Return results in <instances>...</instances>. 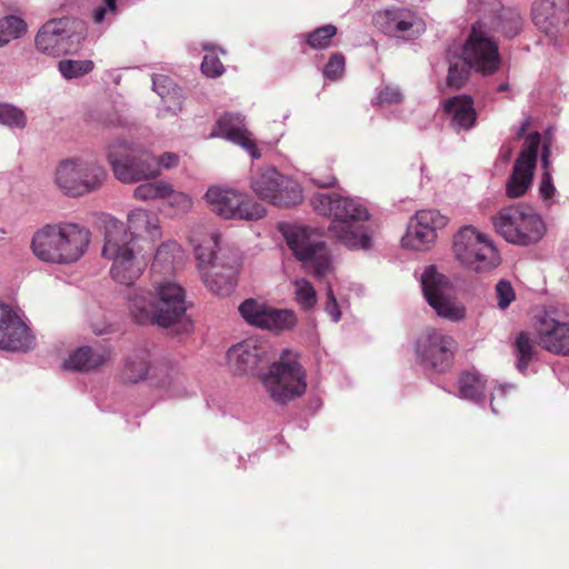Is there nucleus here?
I'll use <instances>...</instances> for the list:
<instances>
[{"instance_id": "obj_9", "label": "nucleus", "mask_w": 569, "mask_h": 569, "mask_svg": "<svg viewBox=\"0 0 569 569\" xmlns=\"http://www.w3.org/2000/svg\"><path fill=\"white\" fill-rule=\"evenodd\" d=\"M108 161L114 177L123 183L154 179L161 173L156 157L126 140H117L109 146Z\"/></svg>"}, {"instance_id": "obj_46", "label": "nucleus", "mask_w": 569, "mask_h": 569, "mask_svg": "<svg viewBox=\"0 0 569 569\" xmlns=\"http://www.w3.org/2000/svg\"><path fill=\"white\" fill-rule=\"evenodd\" d=\"M346 59L342 53H333L323 69V74L329 80H338L345 72Z\"/></svg>"}, {"instance_id": "obj_20", "label": "nucleus", "mask_w": 569, "mask_h": 569, "mask_svg": "<svg viewBox=\"0 0 569 569\" xmlns=\"http://www.w3.org/2000/svg\"><path fill=\"white\" fill-rule=\"evenodd\" d=\"M270 362L268 349L253 339L232 346L227 352L229 369L238 376L253 375L260 367Z\"/></svg>"}, {"instance_id": "obj_32", "label": "nucleus", "mask_w": 569, "mask_h": 569, "mask_svg": "<svg viewBox=\"0 0 569 569\" xmlns=\"http://www.w3.org/2000/svg\"><path fill=\"white\" fill-rule=\"evenodd\" d=\"M513 352L516 357V367L525 373L528 369L529 363L537 356V348L535 342L530 339L528 332L521 331L517 335L513 342Z\"/></svg>"}, {"instance_id": "obj_52", "label": "nucleus", "mask_w": 569, "mask_h": 569, "mask_svg": "<svg viewBox=\"0 0 569 569\" xmlns=\"http://www.w3.org/2000/svg\"><path fill=\"white\" fill-rule=\"evenodd\" d=\"M178 249L176 243H163L161 244L154 254V261L152 263V269H154L161 262H168V254Z\"/></svg>"}, {"instance_id": "obj_21", "label": "nucleus", "mask_w": 569, "mask_h": 569, "mask_svg": "<svg viewBox=\"0 0 569 569\" xmlns=\"http://www.w3.org/2000/svg\"><path fill=\"white\" fill-rule=\"evenodd\" d=\"M32 345L27 325L9 306L0 303V349L26 352Z\"/></svg>"}, {"instance_id": "obj_43", "label": "nucleus", "mask_w": 569, "mask_h": 569, "mask_svg": "<svg viewBox=\"0 0 569 569\" xmlns=\"http://www.w3.org/2000/svg\"><path fill=\"white\" fill-rule=\"evenodd\" d=\"M0 123L9 127L24 128L27 118L21 109L10 104H0Z\"/></svg>"}, {"instance_id": "obj_11", "label": "nucleus", "mask_w": 569, "mask_h": 569, "mask_svg": "<svg viewBox=\"0 0 569 569\" xmlns=\"http://www.w3.org/2000/svg\"><path fill=\"white\" fill-rule=\"evenodd\" d=\"M462 56L477 72L485 76L496 73L501 64L498 42L489 33L485 20L476 21L462 48Z\"/></svg>"}, {"instance_id": "obj_7", "label": "nucleus", "mask_w": 569, "mask_h": 569, "mask_svg": "<svg viewBox=\"0 0 569 569\" xmlns=\"http://www.w3.org/2000/svg\"><path fill=\"white\" fill-rule=\"evenodd\" d=\"M457 260L475 272H489L500 264V254L488 234L465 226L453 237Z\"/></svg>"}, {"instance_id": "obj_51", "label": "nucleus", "mask_w": 569, "mask_h": 569, "mask_svg": "<svg viewBox=\"0 0 569 569\" xmlns=\"http://www.w3.org/2000/svg\"><path fill=\"white\" fill-rule=\"evenodd\" d=\"M326 311L335 322H338L340 320L341 313L339 310V305L333 295V290L330 287L328 288L327 291Z\"/></svg>"}, {"instance_id": "obj_53", "label": "nucleus", "mask_w": 569, "mask_h": 569, "mask_svg": "<svg viewBox=\"0 0 569 569\" xmlns=\"http://www.w3.org/2000/svg\"><path fill=\"white\" fill-rule=\"evenodd\" d=\"M156 163L158 164V169H172L179 164V156L173 152H164L159 158H156Z\"/></svg>"}, {"instance_id": "obj_39", "label": "nucleus", "mask_w": 569, "mask_h": 569, "mask_svg": "<svg viewBox=\"0 0 569 569\" xmlns=\"http://www.w3.org/2000/svg\"><path fill=\"white\" fill-rule=\"evenodd\" d=\"M550 153H551L550 146L548 143H543L542 153H541V164H542L543 172H542L541 181L539 184V193L545 200L551 199L556 191L553 182H552L551 173L549 171Z\"/></svg>"}, {"instance_id": "obj_54", "label": "nucleus", "mask_w": 569, "mask_h": 569, "mask_svg": "<svg viewBox=\"0 0 569 569\" xmlns=\"http://www.w3.org/2000/svg\"><path fill=\"white\" fill-rule=\"evenodd\" d=\"M107 8L99 7L93 12V20L96 23H100L103 21L107 11L116 12L117 10V0H104Z\"/></svg>"}, {"instance_id": "obj_16", "label": "nucleus", "mask_w": 569, "mask_h": 569, "mask_svg": "<svg viewBox=\"0 0 569 569\" xmlns=\"http://www.w3.org/2000/svg\"><path fill=\"white\" fill-rule=\"evenodd\" d=\"M423 296L437 315L451 322L466 318V308L447 297L450 290L448 278L439 273L433 266L425 269L421 277Z\"/></svg>"}, {"instance_id": "obj_34", "label": "nucleus", "mask_w": 569, "mask_h": 569, "mask_svg": "<svg viewBox=\"0 0 569 569\" xmlns=\"http://www.w3.org/2000/svg\"><path fill=\"white\" fill-rule=\"evenodd\" d=\"M296 322L297 317L293 311L267 307L260 328L282 331L286 329H291Z\"/></svg>"}, {"instance_id": "obj_5", "label": "nucleus", "mask_w": 569, "mask_h": 569, "mask_svg": "<svg viewBox=\"0 0 569 569\" xmlns=\"http://www.w3.org/2000/svg\"><path fill=\"white\" fill-rule=\"evenodd\" d=\"M102 257L111 262L109 273L112 280L123 286L133 284L147 267V261L132 243V236L120 221L107 224Z\"/></svg>"}, {"instance_id": "obj_26", "label": "nucleus", "mask_w": 569, "mask_h": 569, "mask_svg": "<svg viewBox=\"0 0 569 569\" xmlns=\"http://www.w3.org/2000/svg\"><path fill=\"white\" fill-rule=\"evenodd\" d=\"M445 112L451 118V127L455 130H470L477 121V112L473 108V99L468 94H459L445 100Z\"/></svg>"}, {"instance_id": "obj_50", "label": "nucleus", "mask_w": 569, "mask_h": 569, "mask_svg": "<svg viewBox=\"0 0 569 569\" xmlns=\"http://www.w3.org/2000/svg\"><path fill=\"white\" fill-rule=\"evenodd\" d=\"M311 182L319 188H333L338 180L332 173H321L319 170L315 171L310 178Z\"/></svg>"}, {"instance_id": "obj_15", "label": "nucleus", "mask_w": 569, "mask_h": 569, "mask_svg": "<svg viewBox=\"0 0 569 569\" xmlns=\"http://www.w3.org/2000/svg\"><path fill=\"white\" fill-rule=\"evenodd\" d=\"M206 199L211 210L224 219L258 220L266 214L262 204L233 189L211 187Z\"/></svg>"}, {"instance_id": "obj_33", "label": "nucleus", "mask_w": 569, "mask_h": 569, "mask_svg": "<svg viewBox=\"0 0 569 569\" xmlns=\"http://www.w3.org/2000/svg\"><path fill=\"white\" fill-rule=\"evenodd\" d=\"M153 90L161 97L164 102L172 101V106H168L167 109L172 112L181 110L180 101V89L173 83V81L163 74H157L152 78Z\"/></svg>"}, {"instance_id": "obj_6", "label": "nucleus", "mask_w": 569, "mask_h": 569, "mask_svg": "<svg viewBox=\"0 0 569 569\" xmlns=\"http://www.w3.org/2000/svg\"><path fill=\"white\" fill-rule=\"evenodd\" d=\"M261 381L270 398L277 403H288L307 390V375L297 356L289 350L281 353Z\"/></svg>"}, {"instance_id": "obj_8", "label": "nucleus", "mask_w": 569, "mask_h": 569, "mask_svg": "<svg viewBox=\"0 0 569 569\" xmlns=\"http://www.w3.org/2000/svg\"><path fill=\"white\" fill-rule=\"evenodd\" d=\"M496 231L506 241L520 246H530L538 242L546 232V227L531 208L510 206L502 208L492 218Z\"/></svg>"}, {"instance_id": "obj_2", "label": "nucleus", "mask_w": 569, "mask_h": 569, "mask_svg": "<svg viewBox=\"0 0 569 569\" xmlns=\"http://www.w3.org/2000/svg\"><path fill=\"white\" fill-rule=\"evenodd\" d=\"M129 311L139 325L161 328L182 325L184 330L191 327L190 321H186L184 290L174 282H160L154 286V292L136 289L129 297Z\"/></svg>"}, {"instance_id": "obj_30", "label": "nucleus", "mask_w": 569, "mask_h": 569, "mask_svg": "<svg viewBox=\"0 0 569 569\" xmlns=\"http://www.w3.org/2000/svg\"><path fill=\"white\" fill-rule=\"evenodd\" d=\"M459 396L480 403L485 400L486 380L475 371H463L458 379Z\"/></svg>"}, {"instance_id": "obj_31", "label": "nucleus", "mask_w": 569, "mask_h": 569, "mask_svg": "<svg viewBox=\"0 0 569 569\" xmlns=\"http://www.w3.org/2000/svg\"><path fill=\"white\" fill-rule=\"evenodd\" d=\"M436 238L437 232L429 227L420 226L419 220L415 216L408 227L406 236L402 238V243L405 247L415 250H423L432 243Z\"/></svg>"}, {"instance_id": "obj_28", "label": "nucleus", "mask_w": 569, "mask_h": 569, "mask_svg": "<svg viewBox=\"0 0 569 569\" xmlns=\"http://www.w3.org/2000/svg\"><path fill=\"white\" fill-rule=\"evenodd\" d=\"M110 356V350L106 348L80 347L69 356L63 366L76 371H90L104 365Z\"/></svg>"}, {"instance_id": "obj_27", "label": "nucleus", "mask_w": 569, "mask_h": 569, "mask_svg": "<svg viewBox=\"0 0 569 569\" xmlns=\"http://www.w3.org/2000/svg\"><path fill=\"white\" fill-rule=\"evenodd\" d=\"M126 228L128 233L132 236V243H134L137 237H143L151 241L161 238L159 217L141 208L134 209L128 214V226Z\"/></svg>"}, {"instance_id": "obj_19", "label": "nucleus", "mask_w": 569, "mask_h": 569, "mask_svg": "<svg viewBox=\"0 0 569 569\" xmlns=\"http://www.w3.org/2000/svg\"><path fill=\"white\" fill-rule=\"evenodd\" d=\"M72 37L68 18L51 19L39 29L34 43L38 51L59 57L74 50Z\"/></svg>"}, {"instance_id": "obj_38", "label": "nucleus", "mask_w": 569, "mask_h": 569, "mask_svg": "<svg viewBox=\"0 0 569 569\" xmlns=\"http://www.w3.org/2000/svg\"><path fill=\"white\" fill-rule=\"evenodd\" d=\"M471 68L472 67H469V62L463 57L450 62L447 76L448 87L455 90L461 89L468 80Z\"/></svg>"}, {"instance_id": "obj_56", "label": "nucleus", "mask_w": 569, "mask_h": 569, "mask_svg": "<svg viewBox=\"0 0 569 569\" xmlns=\"http://www.w3.org/2000/svg\"><path fill=\"white\" fill-rule=\"evenodd\" d=\"M530 127V120L527 119L522 122V124L520 126V128L518 129V132H517V138H522L525 137L527 130L529 129Z\"/></svg>"}, {"instance_id": "obj_13", "label": "nucleus", "mask_w": 569, "mask_h": 569, "mask_svg": "<svg viewBox=\"0 0 569 569\" xmlns=\"http://www.w3.org/2000/svg\"><path fill=\"white\" fill-rule=\"evenodd\" d=\"M284 238L296 258L311 268L316 277L327 273L330 268L329 251L312 229L291 227L284 231Z\"/></svg>"}, {"instance_id": "obj_58", "label": "nucleus", "mask_w": 569, "mask_h": 569, "mask_svg": "<svg viewBox=\"0 0 569 569\" xmlns=\"http://www.w3.org/2000/svg\"><path fill=\"white\" fill-rule=\"evenodd\" d=\"M490 407H491V410L493 412H497V409H496L495 403H493V398L490 400Z\"/></svg>"}, {"instance_id": "obj_45", "label": "nucleus", "mask_w": 569, "mask_h": 569, "mask_svg": "<svg viewBox=\"0 0 569 569\" xmlns=\"http://www.w3.org/2000/svg\"><path fill=\"white\" fill-rule=\"evenodd\" d=\"M416 217L419 220L420 226H425L427 228L429 227L435 232L447 224V218L442 216L438 210H420L416 213Z\"/></svg>"}, {"instance_id": "obj_47", "label": "nucleus", "mask_w": 569, "mask_h": 569, "mask_svg": "<svg viewBox=\"0 0 569 569\" xmlns=\"http://www.w3.org/2000/svg\"><path fill=\"white\" fill-rule=\"evenodd\" d=\"M201 71L207 77L217 78L223 73L224 67L219 57L211 52L203 57Z\"/></svg>"}, {"instance_id": "obj_3", "label": "nucleus", "mask_w": 569, "mask_h": 569, "mask_svg": "<svg viewBox=\"0 0 569 569\" xmlns=\"http://www.w3.org/2000/svg\"><path fill=\"white\" fill-rule=\"evenodd\" d=\"M90 230L74 222L48 223L38 229L31 240L33 254L44 262L69 264L88 250Z\"/></svg>"}, {"instance_id": "obj_1", "label": "nucleus", "mask_w": 569, "mask_h": 569, "mask_svg": "<svg viewBox=\"0 0 569 569\" xmlns=\"http://www.w3.org/2000/svg\"><path fill=\"white\" fill-rule=\"evenodd\" d=\"M310 204L321 216L331 217L330 238L350 249H369L371 238L365 226L370 218L368 209L358 200L336 192L316 193Z\"/></svg>"}, {"instance_id": "obj_12", "label": "nucleus", "mask_w": 569, "mask_h": 569, "mask_svg": "<svg viewBox=\"0 0 569 569\" xmlns=\"http://www.w3.org/2000/svg\"><path fill=\"white\" fill-rule=\"evenodd\" d=\"M458 348L452 336L436 329H427L416 341L418 361L437 373H445L453 367Z\"/></svg>"}, {"instance_id": "obj_41", "label": "nucleus", "mask_w": 569, "mask_h": 569, "mask_svg": "<svg viewBox=\"0 0 569 569\" xmlns=\"http://www.w3.org/2000/svg\"><path fill=\"white\" fill-rule=\"evenodd\" d=\"M293 284L297 303L303 310L312 309L317 303V292L313 286L306 279H298Z\"/></svg>"}, {"instance_id": "obj_25", "label": "nucleus", "mask_w": 569, "mask_h": 569, "mask_svg": "<svg viewBox=\"0 0 569 569\" xmlns=\"http://www.w3.org/2000/svg\"><path fill=\"white\" fill-rule=\"evenodd\" d=\"M489 33H500L508 38L516 37L522 29L523 18L520 11L513 7L499 6L491 16L485 17Z\"/></svg>"}, {"instance_id": "obj_22", "label": "nucleus", "mask_w": 569, "mask_h": 569, "mask_svg": "<svg viewBox=\"0 0 569 569\" xmlns=\"http://www.w3.org/2000/svg\"><path fill=\"white\" fill-rule=\"evenodd\" d=\"M212 137L224 138L246 149L252 158H260L256 142L247 134L240 114L224 113L218 120L211 132Z\"/></svg>"}, {"instance_id": "obj_18", "label": "nucleus", "mask_w": 569, "mask_h": 569, "mask_svg": "<svg viewBox=\"0 0 569 569\" xmlns=\"http://www.w3.org/2000/svg\"><path fill=\"white\" fill-rule=\"evenodd\" d=\"M541 136L538 131L531 132L526 137L525 144L515 161L512 172L507 181L506 192L509 198L522 197L529 189L537 164Z\"/></svg>"}, {"instance_id": "obj_44", "label": "nucleus", "mask_w": 569, "mask_h": 569, "mask_svg": "<svg viewBox=\"0 0 569 569\" xmlns=\"http://www.w3.org/2000/svg\"><path fill=\"white\" fill-rule=\"evenodd\" d=\"M164 201L168 206L173 208L178 212H187L191 209L193 202L189 194L174 190L170 184V190L167 191Z\"/></svg>"}, {"instance_id": "obj_55", "label": "nucleus", "mask_w": 569, "mask_h": 569, "mask_svg": "<svg viewBox=\"0 0 569 569\" xmlns=\"http://www.w3.org/2000/svg\"><path fill=\"white\" fill-rule=\"evenodd\" d=\"M555 355L569 356V322L567 323L565 336L560 346H557V350L553 352Z\"/></svg>"}, {"instance_id": "obj_24", "label": "nucleus", "mask_w": 569, "mask_h": 569, "mask_svg": "<svg viewBox=\"0 0 569 569\" xmlns=\"http://www.w3.org/2000/svg\"><path fill=\"white\" fill-rule=\"evenodd\" d=\"M567 323L557 320L547 311L538 315L533 325L537 345L553 353L562 341Z\"/></svg>"}, {"instance_id": "obj_57", "label": "nucleus", "mask_w": 569, "mask_h": 569, "mask_svg": "<svg viewBox=\"0 0 569 569\" xmlns=\"http://www.w3.org/2000/svg\"><path fill=\"white\" fill-rule=\"evenodd\" d=\"M508 89V83H501L498 88L499 91H506Z\"/></svg>"}, {"instance_id": "obj_29", "label": "nucleus", "mask_w": 569, "mask_h": 569, "mask_svg": "<svg viewBox=\"0 0 569 569\" xmlns=\"http://www.w3.org/2000/svg\"><path fill=\"white\" fill-rule=\"evenodd\" d=\"M150 371V356L146 350L128 356L121 370V379L127 383H138L147 379Z\"/></svg>"}, {"instance_id": "obj_40", "label": "nucleus", "mask_w": 569, "mask_h": 569, "mask_svg": "<svg viewBox=\"0 0 569 569\" xmlns=\"http://www.w3.org/2000/svg\"><path fill=\"white\" fill-rule=\"evenodd\" d=\"M93 62L91 60H61L58 63L59 71L66 79L83 77L92 71Z\"/></svg>"}, {"instance_id": "obj_17", "label": "nucleus", "mask_w": 569, "mask_h": 569, "mask_svg": "<svg viewBox=\"0 0 569 569\" xmlns=\"http://www.w3.org/2000/svg\"><path fill=\"white\" fill-rule=\"evenodd\" d=\"M373 24L386 36L406 41L417 39L426 31L423 18L407 7H391L377 11Z\"/></svg>"}, {"instance_id": "obj_14", "label": "nucleus", "mask_w": 569, "mask_h": 569, "mask_svg": "<svg viewBox=\"0 0 569 569\" xmlns=\"http://www.w3.org/2000/svg\"><path fill=\"white\" fill-rule=\"evenodd\" d=\"M251 188L261 200L277 207H292L302 201L299 183L274 168L266 169L254 177Z\"/></svg>"}, {"instance_id": "obj_10", "label": "nucleus", "mask_w": 569, "mask_h": 569, "mask_svg": "<svg viewBox=\"0 0 569 569\" xmlns=\"http://www.w3.org/2000/svg\"><path fill=\"white\" fill-rule=\"evenodd\" d=\"M104 169L80 158L61 161L54 172V183L66 196L79 197L99 189L106 180Z\"/></svg>"}, {"instance_id": "obj_4", "label": "nucleus", "mask_w": 569, "mask_h": 569, "mask_svg": "<svg viewBox=\"0 0 569 569\" xmlns=\"http://www.w3.org/2000/svg\"><path fill=\"white\" fill-rule=\"evenodd\" d=\"M220 236L212 233L196 248V258L206 287L217 296H229L237 283L241 264L238 250L220 247Z\"/></svg>"}, {"instance_id": "obj_42", "label": "nucleus", "mask_w": 569, "mask_h": 569, "mask_svg": "<svg viewBox=\"0 0 569 569\" xmlns=\"http://www.w3.org/2000/svg\"><path fill=\"white\" fill-rule=\"evenodd\" d=\"M267 307L258 303L253 299H247L239 306V312L242 318L250 325L260 327Z\"/></svg>"}, {"instance_id": "obj_23", "label": "nucleus", "mask_w": 569, "mask_h": 569, "mask_svg": "<svg viewBox=\"0 0 569 569\" xmlns=\"http://www.w3.org/2000/svg\"><path fill=\"white\" fill-rule=\"evenodd\" d=\"M563 1L536 0L532 4V21L547 36H556L565 20Z\"/></svg>"}, {"instance_id": "obj_35", "label": "nucleus", "mask_w": 569, "mask_h": 569, "mask_svg": "<svg viewBox=\"0 0 569 569\" xmlns=\"http://www.w3.org/2000/svg\"><path fill=\"white\" fill-rule=\"evenodd\" d=\"M26 30V22L17 16L0 19V47L8 44L12 39L20 38Z\"/></svg>"}, {"instance_id": "obj_48", "label": "nucleus", "mask_w": 569, "mask_h": 569, "mask_svg": "<svg viewBox=\"0 0 569 569\" xmlns=\"http://www.w3.org/2000/svg\"><path fill=\"white\" fill-rule=\"evenodd\" d=\"M496 293L498 299V307L506 309L515 300L516 295L510 282L500 280L496 286Z\"/></svg>"}, {"instance_id": "obj_49", "label": "nucleus", "mask_w": 569, "mask_h": 569, "mask_svg": "<svg viewBox=\"0 0 569 569\" xmlns=\"http://www.w3.org/2000/svg\"><path fill=\"white\" fill-rule=\"evenodd\" d=\"M402 98L398 88L387 86L379 92L377 100L380 106H390L401 102Z\"/></svg>"}, {"instance_id": "obj_36", "label": "nucleus", "mask_w": 569, "mask_h": 569, "mask_svg": "<svg viewBox=\"0 0 569 569\" xmlns=\"http://www.w3.org/2000/svg\"><path fill=\"white\" fill-rule=\"evenodd\" d=\"M338 29L333 24H326L305 34L306 43L313 50H323L330 47Z\"/></svg>"}, {"instance_id": "obj_37", "label": "nucleus", "mask_w": 569, "mask_h": 569, "mask_svg": "<svg viewBox=\"0 0 569 569\" xmlns=\"http://www.w3.org/2000/svg\"><path fill=\"white\" fill-rule=\"evenodd\" d=\"M168 190H170V183L156 180L139 184L133 191V197L141 201L164 200Z\"/></svg>"}]
</instances>
